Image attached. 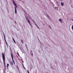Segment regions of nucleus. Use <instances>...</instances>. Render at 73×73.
Returning a JSON list of instances; mask_svg holds the SVG:
<instances>
[{"mask_svg":"<svg viewBox=\"0 0 73 73\" xmlns=\"http://www.w3.org/2000/svg\"><path fill=\"white\" fill-rule=\"evenodd\" d=\"M13 2L14 5H15V13H17V11L16 10V8H17V7L16 5H17L16 4V2H15V1H14V0H13Z\"/></svg>","mask_w":73,"mask_h":73,"instance_id":"obj_1","label":"nucleus"},{"mask_svg":"<svg viewBox=\"0 0 73 73\" xmlns=\"http://www.w3.org/2000/svg\"><path fill=\"white\" fill-rule=\"evenodd\" d=\"M2 57L3 58V64L4 65L5 64V54L4 53H2Z\"/></svg>","mask_w":73,"mask_h":73,"instance_id":"obj_2","label":"nucleus"},{"mask_svg":"<svg viewBox=\"0 0 73 73\" xmlns=\"http://www.w3.org/2000/svg\"><path fill=\"white\" fill-rule=\"evenodd\" d=\"M11 58L12 59L13 61V54L12 53H11Z\"/></svg>","mask_w":73,"mask_h":73,"instance_id":"obj_3","label":"nucleus"},{"mask_svg":"<svg viewBox=\"0 0 73 73\" xmlns=\"http://www.w3.org/2000/svg\"><path fill=\"white\" fill-rule=\"evenodd\" d=\"M58 21H60V23H62V19H59Z\"/></svg>","mask_w":73,"mask_h":73,"instance_id":"obj_4","label":"nucleus"},{"mask_svg":"<svg viewBox=\"0 0 73 73\" xmlns=\"http://www.w3.org/2000/svg\"><path fill=\"white\" fill-rule=\"evenodd\" d=\"M28 23H29L30 25H31V27H32V25H31V23H30V21H29V20H28Z\"/></svg>","mask_w":73,"mask_h":73,"instance_id":"obj_5","label":"nucleus"},{"mask_svg":"<svg viewBox=\"0 0 73 73\" xmlns=\"http://www.w3.org/2000/svg\"><path fill=\"white\" fill-rule=\"evenodd\" d=\"M61 4L62 6H63V5H64V3L63 2H61Z\"/></svg>","mask_w":73,"mask_h":73,"instance_id":"obj_6","label":"nucleus"},{"mask_svg":"<svg viewBox=\"0 0 73 73\" xmlns=\"http://www.w3.org/2000/svg\"><path fill=\"white\" fill-rule=\"evenodd\" d=\"M11 65H13V62H10Z\"/></svg>","mask_w":73,"mask_h":73,"instance_id":"obj_7","label":"nucleus"},{"mask_svg":"<svg viewBox=\"0 0 73 73\" xmlns=\"http://www.w3.org/2000/svg\"><path fill=\"white\" fill-rule=\"evenodd\" d=\"M21 42L22 44H24V42H23V40H21Z\"/></svg>","mask_w":73,"mask_h":73,"instance_id":"obj_8","label":"nucleus"},{"mask_svg":"<svg viewBox=\"0 0 73 73\" xmlns=\"http://www.w3.org/2000/svg\"><path fill=\"white\" fill-rule=\"evenodd\" d=\"M4 37L5 41H6V39H5V36H4Z\"/></svg>","mask_w":73,"mask_h":73,"instance_id":"obj_9","label":"nucleus"},{"mask_svg":"<svg viewBox=\"0 0 73 73\" xmlns=\"http://www.w3.org/2000/svg\"><path fill=\"white\" fill-rule=\"evenodd\" d=\"M9 66V64H7V67H8Z\"/></svg>","mask_w":73,"mask_h":73,"instance_id":"obj_10","label":"nucleus"},{"mask_svg":"<svg viewBox=\"0 0 73 73\" xmlns=\"http://www.w3.org/2000/svg\"><path fill=\"white\" fill-rule=\"evenodd\" d=\"M26 19L27 21H28V17H26Z\"/></svg>","mask_w":73,"mask_h":73,"instance_id":"obj_11","label":"nucleus"},{"mask_svg":"<svg viewBox=\"0 0 73 73\" xmlns=\"http://www.w3.org/2000/svg\"><path fill=\"white\" fill-rule=\"evenodd\" d=\"M55 9H58V7H55Z\"/></svg>","mask_w":73,"mask_h":73,"instance_id":"obj_12","label":"nucleus"},{"mask_svg":"<svg viewBox=\"0 0 73 73\" xmlns=\"http://www.w3.org/2000/svg\"><path fill=\"white\" fill-rule=\"evenodd\" d=\"M5 42L6 43V44L7 45V41H5Z\"/></svg>","mask_w":73,"mask_h":73,"instance_id":"obj_13","label":"nucleus"},{"mask_svg":"<svg viewBox=\"0 0 73 73\" xmlns=\"http://www.w3.org/2000/svg\"><path fill=\"white\" fill-rule=\"evenodd\" d=\"M31 56H32V57H33V53H31Z\"/></svg>","mask_w":73,"mask_h":73,"instance_id":"obj_14","label":"nucleus"},{"mask_svg":"<svg viewBox=\"0 0 73 73\" xmlns=\"http://www.w3.org/2000/svg\"><path fill=\"white\" fill-rule=\"evenodd\" d=\"M13 41L14 42H15V44H16V42H15V40H13Z\"/></svg>","mask_w":73,"mask_h":73,"instance_id":"obj_15","label":"nucleus"},{"mask_svg":"<svg viewBox=\"0 0 73 73\" xmlns=\"http://www.w3.org/2000/svg\"><path fill=\"white\" fill-rule=\"evenodd\" d=\"M47 16L48 17V19H49V20H50V19H49V16L47 15Z\"/></svg>","mask_w":73,"mask_h":73,"instance_id":"obj_16","label":"nucleus"},{"mask_svg":"<svg viewBox=\"0 0 73 73\" xmlns=\"http://www.w3.org/2000/svg\"><path fill=\"white\" fill-rule=\"evenodd\" d=\"M48 27H50V29H52V28H51V27H50V26H48Z\"/></svg>","mask_w":73,"mask_h":73,"instance_id":"obj_17","label":"nucleus"},{"mask_svg":"<svg viewBox=\"0 0 73 73\" xmlns=\"http://www.w3.org/2000/svg\"><path fill=\"white\" fill-rule=\"evenodd\" d=\"M27 72L28 73H29V72L28 71V70H27Z\"/></svg>","mask_w":73,"mask_h":73,"instance_id":"obj_18","label":"nucleus"},{"mask_svg":"<svg viewBox=\"0 0 73 73\" xmlns=\"http://www.w3.org/2000/svg\"><path fill=\"white\" fill-rule=\"evenodd\" d=\"M12 39H13V41H14V40H14V39H13V38H12Z\"/></svg>","mask_w":73,"mask_h":73,"instance_id":"obj_19","label":"nucleus"},{"mask_svg":"<svg viewBox=\"0 0 73 73\" xmlns=\"http://www.w3.org/2000/svg\"><path fill=\"white\" fill-rule=\"evenodd\" d=\"M13 62L14 63V64H15V62L14 61H13Z\"/></svg>","mask_w":73,"mask_h":73,"instance_id":"obj_20","label":"nucleus"},{"mask_svg":"<svg viewBox=\"0 0 73 73\" xmlns=\"http://www.w3.org/2000/svg\"><path fill=\"white\" fill-rule=\"evenodd\" d=\"M71 20H72V21H73V19H72Z\"/></svg>","mask_w":73,"mask_h":73,"instance_id":"obj_21","label":"nucleus"},{"mask_svg":"<svg viewBox=\"0 0 73 73\" xmlns=\"http://www.w3.org/2000/svg\"><path fill=\"white\" fill-rule=\"evenodd\" d=\"M15 24H16V22L15 21Z\"/></svg>","mask_w":73,"mask_h":73,"instance_id":"obj_22","label":"nucleus"},{"mask_svg":"<svg viewBox=\"0 0 73 73\" xmlns=\"http://www.w3.org/2000/svg\"><path fill=\"white\" fill-rule=\"evenodd\" d=\"M24 69H25V68H24Z\"/></svg>","mask_w":73,"mask_h":73,"instance_id":"obj_23","label":"nucleus"},{"mask_svg":"<svg viewBox=\"0 0 73 73\" xmlns=\"http://www.w3.org/2000/svg\"><path fill=\"white\" fill-rule=\"evenodd\" d=\"M20 0V1H21V0Z\"/></svg>","mask_w":73,"mask_h":73,"instance_id":"obj_24","label":"nucleus"}]
</instances>
